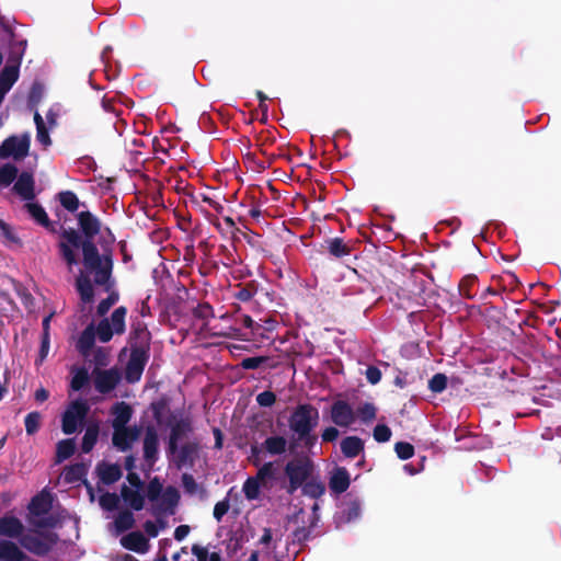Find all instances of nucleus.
<instances>
[{
	"label": "nucleus",
	"instance_id": "obj_1",
	"mask_svg": "<svg viewBox=\"0 0 561 561\" xmlns=\"http://www.w3.org/2000/svg\"><path fill=\"white\" fill-rule=\"evenodd\" d=\"M78 221L89 240L82 242L79 233L73 229L65 231L59 243L61 256L71 270L78 264V252L82 248L85 268L95 274L94 279L98 284H106L110 277L111 260L107 255L99 254L91 239L100 234L103 243L111 244L115 240L114 236L110 229H102L101 222L89 211L80 213Z\"/></svg>",
	"mask_w": 561,
	"mask_h": 561
},
{
	"label": "nucleus",
	"instance_id": "obj_2",
	"mask_svg": "<svg viewBox=\"0 0 561 561\" xmlns=\"http://www.w3.org/2000/svg\"><path fill=\"white\" fill-rule=\"evenodd\" d=\"M25 527L20 518L11 513L0 516V537L10 539H18L20 545L31 552L42 554L47 551L48 543L45 539L34 537L32 535H24Z\"/></svg>",
	"mask_w": 561,
	"mask_h": 561
},
{
	"label": "nucleus",
	"instance_id": "obj_3",
	"mask_svg": "<svg viewBox=\"0 0 561 561\" xmlns=\"http://www.w3.org/2000/svg\"><path fill=\"white\" fill-rule=\"evenodd\" d=\"M147 496L152 503V512L157 516L168 513L172 514L173 507L179 501L178 490L174 488L162 490V485L157 479L150 481L147 488Z\"/></svg>",
	"mask_w": 561,
	"mask_h": 561
},
{
	"label": "nucleus",
	"instance_id": "obj_4",
	"mask_svg": "<svg viewBox=\"0 0 561 561\" xmlns=\"http://www.w3.org/2000/svg\"><path fill=\"white\" fill-rule=\"evenodd\" d=\"M319 412L311 405H299L289 419V426L299 438H306L307 444H310L316 437H308L309 433L318 425Z\"/></svg>",
	"mask_w": 561,
	"mask_h": 561
},
{
	"label": "nucleus",
	"instance_id": "obj_5",
	"mask_svg": "<svg viewBox=\"0 0 561 561\" xmlns=\"http://www.w3.org/2000/svg\"><path fill=\"white\" fill-rule=\"evenodd\" d=\"M53 496L47 491H42L34 496L28 505V523L37 528L49 527L53 518L49 514Z\"/></svg>",
	"mask_w": 561,
	"mask_h": 561
},
{
	"label": "nucleus",
	"instance_id": "obj_6",
	"mask_svg": "<svg viewBox=\"0 0 561 561\" xmlns=\"http://www.w3.org/2000/svg\"><path fill=\"white\" fill-rule=\"evenodd\" d=\"M126 308L119 307L114 310L110 319L100 321L95 330L96 337L103 342H108L114 334H122L125 331Z\"/></svg>",
	"mask_w": 561,
	"mask_h": 561
},
{
	"label": "nucleus",
	"instance_id": "obj_7",
	"mask_svg": "<svg viewBox=\"0 0 561 561\" xmlns=\"http://www.w3.org/2000/svg\"><path fill=\"white\" fill-rule=\"evenodd\" d=\"M89 407L83 400L72 401L62 415V432L67 435L76 433L83 424Z\"/></svg>",
	"mask_w": 561,
	"mask_h": 561
},
{
	"label": "nucleus",
	"instance_id": "obj_8",
	"mask_svg": "<svg viewBox=\"0 0 561 561\" xmlns=\"http://www.w3.org/2000/svg\"><path fill=\"white\" fill-rule=\"evenodd\" d=\"M30 144L31 137L28 134H23L21 136H11L8 139H5L1 145L0 158H12L14 160H22L28 153Z\"/></svg>",
	"mask_w": 561,
	"mask_h": 561
},
{
	"label": "nucleus",
	"instance_id": "obj_9",
	"mask_svg": "<svg viewBox=\"0 0 561 561\" xmlns=\"http://www.w3.org/2000/svg\"><path fill=\"white\" fill-rule=\"evenodd\" d=\"M310 471V465L308 460L296 459L289 461L286 466V474L289 479L290 486L289 491L294 492L297 490L302 482L306 480Z\"/></svg>",
	"mask_w": 561,
	"mask_h": 561
},
{
	"label": "nucleus",
	"instance_id": "obj_10",
	"mask_svg": "<svg viewBox=\"0 0 561 561\" xmlns=\"http://www.w3.org/2000/svg\"><path fill=\"white\" fill-rule=\"evenodd\" d=\"M332 422L341 427L351 426L356 420V413L345 401H336L331 408Z\"/></svg>",
	"mask_w": 561,
	"mask_h": 561
},
{
	"label": "nucleus",
	"instance_id": "obj_11",
	"mask_svg": "<svg viewBox=\"0 0 561 561\" xmlns=\"http://www.w3.org/2000/svg\"><path fill=\"white\" fill-rule=\"evenodd\" d=\"M147 354L142 348H134L126 367V379L129 382H136L140 379L146 362Z\"/></svg>",
	"mask_w": 561,
	"mask_h": 561
},
{
	"label": "nucleus",
	"instance_id": "obj_12",
	"mask_svg": "<svg viewBox=\"0 0 561 561\" xmlns=\"http://www.w3.org/2000/svg\"><path fill=\"white\" fill-rule=\"evenodd\" d=\"M275 558V543L272 541V533L265 528L260 538L257 549L252 552L249 561H272Z\"/></svg>",
	"mask_w": 561,
	"mask_h": 561
},
{
	"label": "nucleus",
	"instance_id": "obj_13",
	"mask_svg": "<svg viewBox=\"0 0 561 561\" xmlns=\"http://www.w3.org/2000/svg\"><path fill=\"white\" fill-rule=\"evenodd\" d=\"M19 62L8 61L0 73V103L19 78Z\"/></svg>",
	"mask_w": 561,
	"mask_h": 561
},
{
	"label": "nucleus",
	"instance_id": "obj_14",
	"mask_svg": "<svg viewBox=\"0 0 561 561\" xmlns=\"http://www.w3.org/2000/svg\"><path fill=\"white\" fill-rule=\"evenodd\" d=\"M139 435L140 431L136 426L117 430L113 433V445L122 451L128 450L139 438Z\"/></svg>",
	"mask_w": 561,
	"mask_h": 561
},
{
	"label": "nucleus",
	"instance_id": "obj_15",
	"mask_svg": "<svg viewBox=\"0 0 561 561\" xmlns=\"http://www.w3.org/2000/svg\"><path fill=\"white\" fill-rule=\"evenodd\" d=\"M158 435L153 428L146 431L144 439V457L148 469H150L158 459Z\"/></svg>",
	"mask_w": 561,
	"mask_h": 561
},
{
	"label": "nucleus",
	"instance_id": "obj_16",
	"mask_svg": "<svg viewBox=\"0 0 561 561\" xmlns=\"http://www.w3.org/2000/svg\"><path fill=\"white\" fill-rule=\"evenodd\" d=\"M121 543L124 548L137 553H146L149 548V541L140 531H133L122 537Z\"/></svg>",
	"mask_w": 561,
	"mask_h": 561
},
{
	"label": "nucleus",
	"instance_id": "obj_17",
	"mask_svg": "<svg viewBox=\"0 0 561 561\" xmlns=\"http://www.w3.org/2000/svg\"><path fill=\"white\" fill-rule=\"evenodd\" d=\"M0 561H32L14 542L0 540Z\"/></svg>",
	"mask_w": 561,
	"mask_h": 561
},
{
	"label": "nucleus",
	"instance_id": "obj_18",
	"mask_svg": "<svg viewBox=\"0 0 561 561\" xmlns=\"http://www.w3.org/2000/svg\"><path fill=\"white\" fill-rule=\"evenodd\" d=\"M118 380L119 374L114 369L99 371L95 375V388L100 392L105 393L114 389Z\"/></svg>",
	"mask_w": 561,
	"mask_h": 561
},
{
	"label": "nucleus",
	"instance_id": "obj_19",
	"mask_svg": "<svg viewBox=\"0 0 561 561\" xmlns=\"http://www.w3.org/2000/svg\"><path fill=\"white\" fill-rule=\"evenodd\" d=\"M113 420H112V426L114 428V432L117 430L127 428V423L129 422L131 417V409L128 404L125 402L116 403L113 407L112 410Z\"/></svg>",
	"mask_w": 561,
	"mask_h": 561
},
{
	"label": "nucleus",
	"instance_id": "obj_20",
	"mask_svg": "<svg viewBox=\"0 0 561 561\" xmlns=\"http://www.w3.org/2000/svg\"><path fill=\"white\" fill-rule=\"evenodd\" d=\"M14 191L23 199L31 201L34 197V179L28 173H22L14 184Z\"/></svg>",
	"mask_w": 561,
	"mask_h": 561
},
{
	"label": "nucleus",
	"instance_id": "obj_21",
	"mask_svg": "<svg viewBox=\"0 0 561 561\" xmlns=\"http://www.w3.org/2000/svg\"><path fill=\"white\" fill-rule=\"evenodd\" d=\"M122 496L126 504L133 507L136 511H139L144 507V492L142 488H127L124 486L122 489Z\"/></svg>",
	"mask_w": 561,
	"mask_h": 561
},
{
	"label": "nucleus",
	"instance_id": "obj_22",
	"mask_svg": "<svg viewBox=\"0 0 561 561\" xmlns=\"http://www.w3.org/2000/svg\"><path fill=\"white\" fill-rule=\"evenodd\" d=\"M192 553L197 561H222L220 552L214 546L193 545Z\"/></svg>",
	"mask_w": 561,
	"mask_h": 561
},
{
	"label": "nucleus",
	"instance_id": "obj_23",
	"mask_svg": "<svg viewBox=\"0 0 561 561\" xmlns=\"http://www.w3.org/2000/svg\"><path fill=\"white\" fill-rule=\"evenodd\" d=\"M34 123L36 125V141L44 148L47 149L51 145L49 137V127L46 125L44 118L38 112L34 114Z\"/></svg>",
	"mask_w": 561,
	"mask_h": 561
},
{
	"label": "nucleus",
	"instance_id": "obj_24",
	"mask_svg": "<svg viewBox=\"0 0 561 561\" xmlns=\"http://www.w3.org/2000/svg\"><path fill=\"white\" fill-rule=\"evenodd\" d=\"M364 449V443L356 436H348L341 442V450L345 457L354 458Z\"/></svg>",
	"mask_w": 561,
	"mask_h": 561
},
{
	"label": "nucleus",
	"instance_id": "obj_25",
	"mask_svg": "<svg viewBox=\"0 0 561 561\" xmlns=\"http://www.w3.org/2000/svg\"><path fill=\"white\" fill-rule=\"evenodd\" d=\"M98 473L100 479L106 484L116 482L122 476L121 468L113 463L99 465Z\"/></svg>",
	"mask_w": 561,
	"mask_h": 561
},
{
	"label": "nucleus",
	"instance_id": "obj_26",
	"mask_svg": "<svg viewBox=\"0 0 561 561\" xmlns=\"http://www.w3.org/2000/svg\"><path fill=\"white\" fill-rule=\"evenodd\" d=\"M350 485L348 472L344 468H337L331 478L330 486L337 493H343Z\"/></svg>",
	"mask_w": 561,
	"mask_h": 561
},
{
	"label": "nucleus",
	"instance_id": "obj_27",
	"mask_svg": "<svg viewBox=\"0 0 561 561\" xmlns=\"http://www.w3.org/2000/svg\"><path fill=\"white\" fill-rule=\"evenodd\" d=\"M95 330L91 324L84 329L78 340V350L84 356H88L95 341Z\"/></svg>",
	"mask_w": 561,
	"mask_h": 561
},
{
	"label": "nucleus",
	"instance_id": "obj_28",
	"mask_svg": "<svg viewBox=\"0 0 561 561\" xmlns=\"http://www.w3.org/2000/svg\"><path fill=\"white\" fill-rule=\"evenodd\" d=\"M287 440L282 436H272L264 442L265 449L271 455H280L286 450Z\"/></svg>",
	"mask_w": 561,
	"mask_h": 561
},
{
	"label": "nucleus",
	"instance_id": "obj_29",
	"mask_svg": "<svg viewBox=\"0 0 561 561\" xmlns=\"http://www.w3.org/2000/svg\"><path fill=\"white\" fill-rule=\"evenodd\" d=\"M77 289L80 293L81 299L90 302L93 298V287L90 279L82 273L77 278Z\"/></svg>",
	"mask_w": 561,
	"mask_h": 561
},
{
	"label": "nucleus",
	"instance_id": "obj_30",
	"mask_svg": "<svg viewBox=\"0 0 561 561\" xmlns=\"http://www.w3.org/2000/svg\"><path fill=\"white\" fill-rule=\"evenodd\" d=\"M75 451V443L72 439H65L58 443L57 445V460L64 461L68 459Z\"/></svg>",
	"mask_w": 561,
	"mask_h": 561
},
{
	"label": "nucleus",
	"instance_id": "obj_31",
	"mask_svg": "<svg viewBox=\"0 0 561 561\" xmlns=\"http://www.w3.org/2000/svg\"><path fill=\"white\" fill-rule=\"evenodd\" d=\"M134 525V516L130 512L119 513L114 522V526L117 533H122L131 528Z\"/></svg>",
	"mask_w": 561,
	"mask_h": 561
},
{
	"label": "nucleus",
	"instance_id": "obj_32",
	"mask_svg": "<svg viewBox=\"0 0 561 561\" xmlns=\"http://www.w3.org/2000/svg\"><path fill=\"white\" fill-rule=\"evenodd\" d=\"M60 204L69 211H76L79 207L77 195L70 191L59 194Z\"/></svg>",
	"mask_w": 561,
	"mask_h": 561
},
{
	"label": "nucleus",
	"instance_id": "obj_33",
	"mask_svg": "<svg viewBox=\"0 0 561 561\" xmlns=\"http://www.w3.org/2000/svg\"><path fill=\"white\" fill-rule=\"evenodd\" d=\"M261 481L255 478H249L243 484V492L249 500H254L260 494Z\"/></svg>",
	"mask_w": 561,
	"mask_h": 561
},
{
	"label": "nucleus",
	"instance_id": "obj_34",
	"mask_svg": "<svg viewBox=\"0 0 561 561\" xmlns=\"http://www.w3.org/2000/svg\"><path fill=\"white\" fill-rule=\"evenodd\" d=\"M18 170L15 167L5 164L0 168V187L10 185L16 178Z\"/></svg>",
	"mask_w": 561,
	"mask_h": 561
},
{
	"label": "nucleus",
	"instance_id": "obj_35",
	"mask_svg": "<svg viewBox=\"0 0 561 561\" xmlns=\"http://www.w3.org/2000/svg\"><path fill=\"white\" fill-rule=\"evenodd\" d=\"M98 435H99L98 427H95V426L88 427V430L85 431V434L83 436V439H82V450L84 453H89L93 448V446L98 439Z\"/></svg>",
	"mask_w": 561,
	"mask_h": 561
},
{
	"label": "nucleus",
	"instance_id": "obj_36",
	"mask_svg": "<svg viewBox=\"0 0 561 561\" xmlns=\"http://www.w3.org/2000/svg\"><path fill=\"white\" fill-rule=\"evenodd\" d=\"M41 414L38 412L28 413L25 417V430L26 433L32 435L36 433L41 425Z\"/></svg>",
	"mask_w": 561,
	"mask_h": 561
},
{
	"label": "nucleus",
	"instance_id": "obj_37",
	"mask_svg": "<svg viewBox=\"0 0 561 561\" xmlns=\"http://www.w3.org/2000/svg\"><path fill=\"white\" fill-rule=\"evenodd\" d=\"M330 253L341 257L350 253L348 247L341 239H333L329 242Z\"/></svg>",
	"mask_w": 561,
	"mask_h": 561
},
{
	"label": "nucleus",
	"instance_id": "obj_38",
	"mask_svg": "<svg viewBox=\"0 0 561 561\" xmlns=\"http://www.w3.org/2000/svg\"><path fill=\"white\" fill-rule=\"evenodd\" d=\"M88 382V371L85 369L73 370L71 379V388L73 390H80Z\"/></svg>",
	"mask_w": 561,
	"mask_h": 561
},
{
	"label": "nucleus",
	"instance_id": "obj_39",
	"mask_svg": "<svg viewBox=\"0 0 561 561\" xmlns=\"http://www.w3.org/2000/svg\"><path fill=\"white\" fill-rule=\"evenodd\" d=\"M355 413L363 422H369L376 416V408L370 403H365Z\"/></svg>",
	"mask_w": 561,
	"mask_h": 561
},
{
	"label": "nucleus",
	"instance_id": "obj_40",
	"mask_svg": "<svg viewBox=\"0 0 561 561\" xmlns=\"http://www.w3.org/2000/svg\"><path fill=\"white\" fill-rule=\"evenodd\" d=\"M446 386L447 377L443 374L434 375L428 382V387L433 392H442L445 390Z\"/></svg>",
	"mask_w": 561,
	"mask_h": 561
},
{
	"label": "nucleus",
	"instance_id": "obj_41",
	"mask_svg": "<svg viewBox=\"0 0 561 561\" xmlns=\"http://www.w3.org/2000/svg\"><path fill=\"white\" fill-rule=\"evenodd\" d=\"M100 505L106 511H113L117 507L118 496L112 493H105L100 496Z\"/></svg>",
	"mask_w": 561,
	"mask_h": 561
},
{
	"label": "nucleus",
	"instance_id": "obj_42",
	"mask_svg": "<svg viewBox=\"0 0 561 561\" xmlns=\"http://www.w3.org/2000/svg\"><path fill=\"white\" fill-rule=\"evenodd\" d=\"M26 207H27V210L31 214V216L36 221H38L39 224H45L47 221V215L41 206L33 204V203H28L26 205Z\"/></svg>",
	"mask_w": 561,
	"mask_h": 561
},
{
	"label": "nucleus",
	"instance_id": "obj_43",
	"mask_svg": "<svg viewBox=\"0 0 561 561\" xmlns=\"http://www.w3.org/2000/svg\"><path fill=\"white\" fill-rule=\"evenodd\" d=\"M391 437V430L383 424H378L374 428V438L379 443H386Z\"/></svg>",
	"mask_w": 561,
	"mask_h": 561
},
{
	"label": "nucleus",
	"instance_id": "obj_44",
	"mask_svg": "<svg viewBox=\"0 0 561 561\" xmlns=\"http://www.w3.org/2000/svg\"><path fill=\"white\" fill-rule=\"evenodd\" d=\"M394 449L398 457L403 460L411 458L414 453L413 446L409 443L403 442L397 443Z\"/></svg>",
	"mask_w": 561,
	"mask_h": 561
},
{
	"label": "nucleus",
	"instance_id": "obj_45",
	"mask_svg": "<svg viewBox=\"0 0 561 561\" xmlns=\"http://www.w3.org/2000/svg\"><path fill=\"white\" fill-rule=\"evenodd\" d=\"M275 474V468L272 462L263 465L259 471L256 478L262 482L265 483L266 480L273 479Z\"/></svg>",
	"mask_w": 561,
	"mask_h": 561
},
{
	"label": "nucleus",
	"instance_id": "obj_46",
	"mask_svg": "<svg viewBox=\"0 0 561 561\" xmlns=\"http://www.w3.org/2000/svg\"><path fill=\"white\" fill-rule=\"evenodd\" d=\"M276 397L271 391H264L257 394L256 401L261 407H271L274 404Z\"/></svg>",
	"mask_w": 561,
	"mask_h": 561
},
{
	"label": "nucleus",
	"instance_id": "obj_47",
	"mask_svg": "<svg viewBox=\"0 0 561 561\" xmlns=\"http://www.w3.org/2000/svg\"><path fill=\"white\" fill-rule=\"evenodd\" d=\"M118 300L117 294H111L107 299H104L100 302L98 307V312L100 314H104L108 311V309Z\"/></svg>",
	"mask_w": 561,
	"mask_h": 561
},
{
	"label": "nucleus",
	"instance_id": "obj_48",
	"mask_svg": "<svg viewBox=\"0 0 561 561\" xmlns=\"http://www.w3.org/2000/svg\"><path fill=\"white\" fill-rule=\"evenodd\" d=\"M163 527H164V524H163V523H160V525H158L157 523L151 522V520L146 522V523H145V525H144V528H145L146 534H147L149 537H151V538L157 537V536H158V534H159V530H160L161 528H163Z\"/></svg>",
	"mask_w": 561,
	"mask_h": 561
},
{
	"label": "nucleus",
	"instance_id": "obj_49",
	"mask_svg": "<svg viewBox=\"0 0 561 561\" xmlns=\"http://www.w3.org/2000/svg\"><path fill=\"white\" fill-rule=\"evenodd\" d=\"M366 378L371 385H376L381 379V371L374 366H370L366 370Z\"/></svg>",
	"mask_w": 561,
	"mask_h": 561
},
{
	"label": "nucleus",
	"instance_id": "obj_50",
	"mask_svg": "<svg viewBox=\"0 0 561 561\" xmlns=\"http://www.w3.org/2000/svg\"><path fill=\"white\" fill-rule=\"evenodd\" d=\"M228 510L229 504L226 501L218 502L214 507V517L219 522Z\"/></svg>",
	"mask_w": 561,
	"mask_h": 561
},
{
	"label": "nucleus",
	"instance_id": "obj_51",
	"mask_svg": "<svg viewBox=\"0 0 561 561\" xmlns=\"http://www.w3.org/2000/svg\"><path fill=\"white\" fill-rule=\"evenodd\" d=\"M262 363V357H248L242 360V366L247 369H254L257 368Z\"/></svg>",
	"mask_w": 561,
	"mask_h": 561
},
{
	"label": "nucleus",
	"instance_id": "obj_52",
	"mask_svg": "<svg viewBox=\"0 0 561 561\" xmlns=\"http://www.w3.org/2000/svg\"><path fill=\"white\" fill-rule=\"evenodd\" d=\"M12 306V300L8 293L0 288V311H7Z\"/></svg>",
	"mask_w": 561,
	"mask_h": 561
},
{
	"label": "nucleus",
	"instance_id": "obj_53",
	"mask_svg": "<svg viewBox=\"0 0 561 561\" xmlns=\"http://www.w3.org/2000/svg\"><path fill=\"white\" fill-rule=\"evenodd\" d=\"M305 492L310 493L312 496H318L324 492V488L319 483H310L305 486Z\"/></svg>",
	"mask_w": 561,
	"mask_h": 561
},
{
	"label": "nucleus",
	"instance_id": "obj_54",
	"mask_svg": "<svg viewBox=\"0 0 561 561\" xmlns=\"http://www.w3.org/2000/svg\"><path fill=\"white\" fill-rule=\"evenodd\" d=\"M339 431L335 427H327L322 433V439L324 442H333L337 438Z\"/></svg>",
	"mask_w": 561,
	"mask_h": 561
},
{
	"label": "nucleus",
	"instance_id": "obj_55",
	"mask_svg": "<svg viewBox=\"0 0 561 561\" xmlns=\"http://www.w3.org/2000/svg\"><path fill=\"white\" fill-rule=\"evenodd\" d=\"M190 534V527L187 525H180L174 530V538L178 541H182Z\"/></svg>",
	"mask_w": 561,
	"mask_h": 561
},
{
	"label": "nucleus",
	"instance_id": "obj_56",
	"mask_svg": "<svg viewBox=\"0 0 561 561\" xmlns=\"http://www.w3.org/2000/svg\"><path fill=\"white\" fill-rule=\"evenodd\" d=\"M127 480L130 484L128 488H142L140 478L135 472H128Z\"/></svg>",
	"mask_w": 561,
	"mask_h": 561
},
{
	"label": "nucleus",
	"instance_id": "obj_57",
	"mask_svg": "<svg viewBox=\"0 0 561 561\" xmlns=\"http://www.w3.org/2000/svg\"><path fill=\"white\" fill-rule=\"evenodd\" d=\"M48 350H49L48 335H44L43 342H42V347H41L39 363H42L44 360V358L47 356Z\"/></svg>",
	"mask_w": 561,
	"mask_h": 561
},
{
	"label": "nucleus",
	"instance_id": "obj_58",
	"mask_svg": "<svg viewBox=\"0 0 561 561\" xmlns=\"http://www.w3.org/2000/svg\"><path fill=\"white\" fill-rule=\"evenodd\" d=\"M48 391L44 388H39L35 391V399L38 401V402H44L45 400L48 399Z\"/></svg>",
	"mask_w": 561,
	"mask_h": 561
},
{
	"label": "nucleus",
	"instance_id": "obj_59",
	"mask_svg": "<svg viewBox=\"0 0 561 561\" xmlns=\"http://www.w3.org/2000/svg\"><path fill=\"white\" fill-rule=\"evenodd\" d=\"M358 516H359V507L357 505H352L347 511L346 520L350 522L354 518H357Z\"/></svg>",
	"mask_w": 561,
	"mask_h": 561
},
{
	"label": "nucleus",
	"instance_id": "obj_60",
	"mask_svg": "<svg viewBox=\"0 0 561 561\" xmlns=\"http://www.w3.org/2000/svg\"><path fill=\"white\" fill-rule=\"evenodd\" d=\"M56 118H57V114L54 113L53 110H50L47 114H46V121H47V124L49 128H53L55 125H56Z\"/></svg>",
	"mask_w": 561,
	"mask_h": 561
},
{
	"label": "nucleus",
	"instance_id": "obj_61",
	"mask_svg": "<svg viewBox=\"0 0 561 561\" xmlns=\"http://www.w3.org/2000/svg\"><path fill=\"white\" fill-rule=\"evenodd\" d=\"M125 468L128 472H131L135 468V458L129 456L126 458Z\"/></svg>",
	"mask_w": 561,
	"mask_h": 561
},
{
	"label": "nucleus",
	"instance_id": "obj_62",
	"mask_svg": "<svg viewBox=\"0 0 561 561\" xmlns=\"http://www.w3.org/2000/svg\"><path fill=\"white\" fill-rule=\"evenodd\" d=\"M0 227H1V230L3 232V236H5L8 239L13 240V237L11 234V231H10L9 227H7L4 224H1Z\"/></svg>",
	"mask_w": 561,
	"mask_h": 561
},
{
	"label": "nucleus",
	"instance_id": "obj_63",
	"mask_svg": "<svg viewBox=\"0 0 561 561\" xmlns=\"http://www.w3.org/2000/svg\"><path fill=\"white\" fill-rule=\"evenodd\" d=\"M178 439V432L175 428L172 430L171 438H170V446L173 449L175 447V442Z\"/></svg>",
	"mask_w": 561,
	"mask_h": 561
},
{
	"label": "nucleus",
	"instance_id": "obj_64",
	"mask_svg": "<svg viewBox=\"0 0 561 561\" xmlns=\"http://www.w3.org/2000/svg\"><path fill=\"white\" fill-rule=\"evenodd\" d=\"M115 561H137V560L129 554H125V556L118 557Z\"/></svg>",
	"mask_w": 561,
	"mask_h": 561
}]
</instances>
